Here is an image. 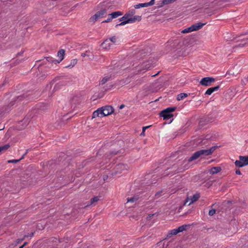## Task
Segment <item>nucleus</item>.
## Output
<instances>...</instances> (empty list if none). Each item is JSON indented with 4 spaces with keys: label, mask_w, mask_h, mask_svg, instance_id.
<instances>
[{
    "label": "nucleus",
    "mask_w": 248,
    "mask_h": 248,
    "mask_svg": "<svg viewBox=\"0 0 248 248\" xmlns=\"http://www.w3.org/2000/svg\"><path fill=\"white\" fill-rule=\"evenodd\" d=\"M217 146H214L208 149H202L194 153L188 159V161L190 162L196 160L201 156H205L211 155L217 148Z\"/></svg>",
    "instance_id": "nucleus-1"
},
{
    "label": "nucleus",
    "mask_w": 248,
    "mask_h": 248,
    "mask_svg": "<svg viewBox=\"0 0 248 248\" xmlns=\"http://www.w3.org/2000/svg\"><path fill=\"white\" fill-rule=\"evenodd\" d=\"M187 226L186 225H182L180 227H179L178 228H177V232H183L184 231H185L186 229Z\"/></svg>",
    "instance_id": "nucleus-27"
},
{
    "label": "nucleus",
    "mask_w": 248,
    "mask_h": 248,
    "mask_svg": "<svg viewBox=\"0 0 248 248\" xmlns=\"http://www.w3.org/2000/svg\"><path fill=\"white\" fill-rule=\"evenodd\" d=\"M28 151H29L28 149L26 150V152L23 155L22 157L20 158L21 160H22V159H23L24 158L25 156L27 154Z\"/></svg>",
    "instance_id": "nucleus-46"
},
{
    "label": "nucleus",
    "mask_w": 248,
    "mask_h": 248,
    "mask_svg": "<svg viewBox=\"0 0 248 248\" xmlns=\"http://www.w3.org/2000/svg\"><path fill=\"white\" fill-rule=\"evenodd\" d=\"M57 4V1L56 0H48L46 2V5L47 6H50L51 5L55 6Z\"/></svg>",
    "instance_id": "nucleus-24"
},
{
    "label": "nucleus",
    "mask_w": 248,
    "mask_h": 248,
    "mask_svg": "<svg viewBox=\"0 0 248 248\" xmlns=\"http://www.w3.org/2000/svg\"><path fill=\"white\" fill-rule=\"evenodd\" d=\"M23 247H24V245H22L19 248H23Z\"/></svg>",
    "instance_id": "nucleus-51"
},
{
    "label": "nucleus",
    "mask_w": 248,
    "mask_h": 248,
    "mask_svg": "<svg viewBox=\"0 0 248 248\" xmlns=\"http://www.w3.org/2000/svg\"><path fill=\"white\" fill-rule=\"evenodd\" d=\"M24 97V95L17 97L16 99H14V100L12 101L7 107L4 108V110L3 111V112H9L11 110V107L14 106L16 101L22 100Z\"/></svg>",
    "instance_id": "nucleus-6"
},
{
    "label": "nucleus",
    "mask_w": 248,
    "mask_h": 248,
    "mask_svg": "<svg viewBox=\"0 0 248 248\" xmlns=\"http://www.w3.org/2000/svg\"><path fill=\"white\" fill-rule=\"evenodd\" d=\"M112 45L108 39L102 43L101 46L104 49H108L111 47Z\"/></svg>",
    "instance_id": "nucleus-15"
},
{
    "label": "nucleus",
    "mask_w": 248,
    "mask_h": 248,
    "mask_svg": "<svg viewBox=\"0 0 248 248\" xmlns=\"http://www.w3.org/2000/svg\"><path fill=\"white\" fill-rule=\"evenodd\" d=\"M121 21L122 22L120 23L117 24L115 26V27H117L118 26H124V25H125L126 24H128L126 20H124V21Z\"/></svg>",
    "instance_id": "nucleus-34"
},
{
    "label": "nucleus",
    "mask_w": 248,
    "mask_h": 248,
    "mask_svg": "<svg viewBox=\"0 0 248 248\" xmlns=\"http://www.w3.org/2000/svg\"><path fill=\"white\" fill-rule=\"evenodd\" d=\"M188 96L187 93H181L177 95V99L178 101L183 100L184 98Z\"/></svg>",
    "instance_id": "nucleus-22"
},
{
    "label": "nucleus",
    "mask_w": 248,
    "mask_h": 248,
    "mask_svg": "<svg viewBox=\"0 0 248 248\" xmlns=\"http://www.w3.org/2000/svg\"><path fill=\"white\" fill-rule=\"evenodd\" d=\"M2 129H0V130H1Z\"/></svg>",
    "instance_id": "nucleus-56"
},
{
    "label": "nucleus",
    "mask_w": 248,
    "mask_h": 248,
    "mask_svg": "<svg viewBox=\"0 0 248 248\" xmlns=\"http://www.w3.org/2000/svg\"><path fill=\"white\" fill-rule=\"evenodd\" d=\"M112 18H111V16H109V17L108 18V19L106 20H104L102 22V23H108L109 22Z\"/></svg>",
    "instance_id": "nucleus-44"
},
{
    "label": "nucleus",
    "mask_w": 248,
    "mask_h": 248,
    "mask_svg": "<svg viewBox=\"0 0 248 248\" xmlns=\"http://www.w3.org/2000/svg\"><path fill=\"white\" fill-rule=\"evenodd\" d=\"M176 109V107H169L163 110L160 113V116L163 118L164 120H169L173 116L171 113Z\"/></svg>",
    "instance_id": "nucleus-3"
},
{
    "label": "nucleus",
    "mask_w": 248,
    "mask_h": 248,
    "mask_svg": "<svg viewBox=\"0 0 248 248\" xmlns=\"http://www.w3.org/2000/svg\"><path fill=\"white\" fill-rule=\"evenodd\" d=\"M78 4H77L75 6H74L73 8L76 7L77 5H78Z\"/></svg>",
    "instance_id": "nucleus-54"
},
{
    "label": "nucleus",
    "mask_w": 248,
    "mask_h": 248,
    "mask_svg": "<svg viewBox=\"0 0 248 248\" xmlns=\"http://www.w3.org/2000/svg\"><path fill=\"white\" fill-rule=\"evenodd\" d=\"M162 192V191H158V192H157L155 195V199H158L159 198L161 195V193Z\"/></svg>",
    "instance_id": "nucleus-40"
},
{
    "label": "nucleus",
    "mask_w": 248,
    "mask_h": 248,
    "mask_svg": "<svg viewBox=\"0 0 248 248\" xmlns=\"http://www.w3.org/2000/svg\"><path fill=\"white\" fill-rule=\"evenodd\" d=\"M103 111H104L105 116L110 115L114 111L113 108L110 106H105L102 107Z\"/></svg>",
    "instance_id": "nucleus-9"
},
{
    "label": "nucleus",
    "mask_w": 248,
    "mask_h": 248,
    "mask_svg": "<svg viewBox=\"0 0 248 248\" xmlns=\"http://www.w3.org/2000/svg\"><path fill=\"white\" fill-rule=\"evenodd\" d=\"M215 79L212 77H205L202 78L200 83L201 85L204 86H209L211 85V83L214 82Z\"/></svg>",
    "instance_id": "nucleus-7"
},
{
    "label": "nucleus",
    "mask_w": 248,
    "mask_h": 248,
    "mask_svg": "<svg viewBox=\"0 0 248 248\" xmlns=\"http://www.w3.org/2000/svg\"><path fill=\"white\" fill-rule=\"evenodd\" d=\"M206 120L204 118H201L199 122V124L201 126H203L205 124Z\"/></svg>",
    "instance_id": "nucleus-35"
},
{
    "label": "nucleus",
    "mask_w": 248,
    "mask_h": 248,
    "mask_svg": "<svg viewBox=\"0 0 248 248\" xmlns=\"http://www.w3.org/2000/svg\"><path fill=\"white\" fill-rule=\"evenodd\" d=\"M107 14V10L103 9L100 11L97 12L95 15L91 16L89 19V21L91 22L94 23L98 19L102 18Z\"/></svg>",
    "instance_id": "nucleus-4"
},
{
    "label": "nucleus",
    "mask_w": 248,
    "mask_h": 248,
    "mask_svg": "<svg viewBox=\"0 0 248 248\" xmlns=\"http://www.w3.org/2000/svg\"><path fill=\"white\" fill-rule=\"evenodd\" d=\"M150 68V66L146 67L145 69L147 70Z\"/></svg>",
    "instance_id": "nucleus-53"
},
{
    "label": "nucleus",
    "mask_w": 248,
    "mask_h": 248,
    "mask_svg": "<svg viewBox=\"0 0 248 248\" xmlns=\"http://www.w3.org/2000/svg\"><path fill=\"white\" fill-rule=\"evenodd\" d=\"M116 169L118 170H127V166L124 164H119L116 166Z\"/></svg>",
    "instance_id": "nucleus-20"
},
{
    "label": "nucleus",
    "mask_w": 248,
    "mask_h": 248,
    "mask_svg": "<svg viewBox=\"0 0 248 248\" xmlns=\"http://www.w3.org/2000/svg\"><path fill=\"white\" fill-rule=\"evenodd\" d=\"M206 24V22L201 23L198 22L195 24L192 25L189 27H188L181 31L182 33H186L193 31H198L202 28V27Z\"/></svg>",
    "instance_id": "nucleus-2"
},
{
    "label": "nucleus",
    "mask_w": 248,
    "mask_h": 248,
    "mask_svg": "<svg viewBox=\"0 0 248 248\" xmlns=\"http://www.w3.org/2000/svg\"><path fill=\"white\" fill-rule=\"evenodd\" d=\"M65 55V50L63 49H60L57 53V56L59 58V60H57L58 61V63H59L61 61H62Z\"/></svg>",
    "instance_id": "nucleus-13"
},
{
    "label": "nucleus",
    "mask_w": 248,
    "mask_h": 248,
    "mask_svg": "<svg viewBox=\"0 0 248 248\" xmlns=\"http://www.w3.org/2000/svg\"><path fill=\"white\" fill-rule=\"evenodd\" d=\"M177 233H178V232H177V229H173V230H171V231L169 232L168 236H169L170 237V236H171L172 235H176V234H177Z\"/></svg>",
    "instance_id": "nucleus-30"
},
{
    "label": "nucleus",
    "mask_w": 248,
    "mask_h": 248,
    "mask_svg": "<svg viewBox=\"0 0 248 248\" xmlns=\"http://www.w3.org/2000/svg\"><path fill=\"white\" fill-rule=\"evenodd\" d=\"M9 147H10V145L8 144H6L2 146H0V153L3 151H6L9 148Z\"/></svg>",
    "instance_id": "nucleus-32"
},
{
    "label": "nucleus",
    "mask_w": 248,
    "mask_h": 248,
    "mask_svg": "<svg viewBox=\"0 0 248 248\" xmlns=\"http://www.w3.org/2000/svg\"><path fill=\"white\" fill-rule=\"evenodd\" d=\"M104 111H103L102 107L98 108L97 110H95L93 114H92V119L100 117L102 118L105 116Z\"/></svg>",
    "instance_id": "nucleus-8"
},
{
    "label": "nucleus",
    "mask_w": 248,
    "mask_h": 248,
    "mask_svg": "<svg viewBox=\"0 0 248 248\" xmlns=\"http://www.w3.org/2000/svg\"><path fill=\"white\" fill-rule=\"evenodd\" d=\"M150 6V5L148 2H146L144 3H139L138 4L135 5L134 7L135 9H139L140 8L146 7Z\"/></svg>",
    "instance_id": "nucleus-19"
},
{
    "label": "nucleus",
    "mask_w": 248,
    "mask_h": 248,
    "mask_svg": "<svg viewBox=\"0 0 248 248\" xmlns=\"http://www.w3.org/2000/svg\"><path fill=\"white\" fill-rule=\"evenodd\" d=\"M122 15V13L120 11H117L112 13L110 14H109L108 16H111V18H115Z\"/></svg>",
    "instance_id": "nucleus-18"
},
{
    "label": "nucleus",
    "mask_w": 248,
    "mask_h": 248,
    "mask_svg": "<svg viewBox=\"0 0 248 248\" xmlns=\"http://www.w3.org/2000/svg\"><path fill=\"white\" fill-rule=\"evenodd\" d=\"M129 17V15L128 14V13H126L123 17L119 19V21H124L125 20H127V19L130 18Z\"/></svg>",
    "instance_id": "nucleus-33"
},
{
    "label": "nucleus",
    "mask_w": 248,
    "mask_h": 248,
    "mask_svg": "<svg viewBox=\"0 0 248 248\" xmlns=\"http://www.w3.org/2000/svg\"><path fill=\"white\" fill-rule=\"evenodd\" d=\"M221 170V168L220 167H212L210 170V173L212 174H216L220 172Z\"/></svg>",
    "instance_id": "nucleus-16"
},
{
    "label": "nucleus",
    "mask_w": 248,
    "mask_h": 248,
    "mask_svg": "<svg viewBox=\"0 0 248 248\" xmlns=\"http://www.w3.org/2000/svg\"><path fill=\"white\" fill-rule=\"evenodd\" d=\"M138 200V197L137 196H134L131 198H128L127 200L128 202H134L137 201Z\"/></svg>",
    "instance_id": "nucleus-29"
},
{
    "label": "nucleus",
    "mask_w": 248,
    "mask_h": 248,
    "mask_svg": "<svg viewBox=\"0 0 248 248\" xmlns=\"http://www.w3.org/2000/svg\"><path fill=\"white\" fill-rule=\"evenodd\" d=\"M153 215H154L153 214V215H152L151 216H150V217L151 216H153Z\"/></svg>",
    "instance_id": "nucleus-55"
},
{
    "label": "nucleus",
    "mask_w": 248,
    "mask_h": 248,
    "mask_svg": "<svg viewBox=\"0 0 248 248\" xmlns=\"http://www.w3.org/2000/svg\"><path fill=\"white\" fill-rule=\"evenodd\" d=\"M127 13L129 15V16H131L136 13V11L134 9H132L130 10Z\"/></svg>",
    "instance_id": "nucleus-38"
},
{
    "label": "nucleus",
    "mask_w": 248,
    "mask_h": 248,
    "mask_svg": "<svg viewBox=\"0 0 248 248\" xmlns=\"http://www.w3.org/2000/svg\"><path fill=\"white\" fill-rule=\"evenodd\" d=\"M33 235H34V233L33 232H31V233H28V234L25 235L24 236L23 238H24V239H25L26 238H28L29 237H31Z\"/></svg>",
    "instance_id": "nucleus-39"
},
{
    "label": "nucleus",
    "mask_w": 248,
    "mask_h": 248,
    "mask_svg": "<svg viewBox=\"0 0 248 248\" xmlns=\"http://www.w3.org/2000/svg\"><path fill=\"white\" fill-rule=\"evenodd\" d=\"M46 60L50 62V63H54V64H58V61H57V60L56 59H55L54 58H53L52 57H47L46 58Z\"/></svg>",
    "instance_id": "nucleus-23"
},
{
    "label": "nucleus",
    "mask_w": 248,
    "mask_h": 248,
    "mask_svg": "<svg viewBox=\"0 0 248 248\" xmlns=\"http://www.w3.org/2000/svg\"><path fill=\"white\" fill-rule=\"evenodd\" d=\"M110 78V76H107L104 77L101 80L100 83L102 85L105 84Z\"/></svg>",
    "instance_id": "nucleus-28"
},
{
    "label": "nucleus",
    "mask_w": 248,
    "mask_h": 248,
    "mask_svg": "<svg viewBox=\"0 0 248 248\" xmlns=\"http://www.w3.org/2000/svg\"><path fill=\"white\" fill-rule=\"evenodd\" d=\"M200 197V194L199 193H196L193 196H191L190 198H187L186 202H187L188 201H190L189 204H190L194 202L197 201Z\"/></svg>",
    "instance_id": "nucleus-10"
},
{
    "label": "nucleus",
    "mask_w": 248,
    "mask_h": 248,
    "mask_svg": "<svg viewBox=\"0 0 248 248\" xmlns=\"http://www.w3.org/2000/svg\"><path fill=\"white\" fill-rule=\"evenodd\" d=\"M108 40H109V42H112L113 44H115L116 42V38L115 36H113L112 37L109 38L108 39Z\"/></svg>",
    "instance_id": "nucleus-36"
},
{
    "label": "nucleus",
    "mask_w": 248,
    "mask_h": 248,
    "mask_svg": "<svg viewBox=\"0 0 248 248\" xmlns=\"http://www.w3.org/2000/svg\"><path fill=\"white\" fill-rule=\"evenodd\" d=\"M216 213V210L214 209H212L209 211V215L210 216H213Z\"/></svg>",
    "instance_id": "nucleus-37"
},
{
    "label": "nucleus",
    "mask_w": 248,
    "mask_h": 248,
    "mask_svg": "<svg viewBox=\"0 0 248 248\" xmlns=\"http://www.w3.org/2000/svg\"><path fill=\"white\" fill-rule=\"evenodd\" d=\"M28 244L27 242H25L23 245H24V247Z\"/></svg>",
    "instance_id": "nucleus-50"
},
{
    "label": "nucleus",
    "mask_w": 248,
    "mask_h": 248,
    "mask_svg": "<svg viewBox=\"0 0 248 248\" xmlns=\"http://www.w3.org/2000/svg\"><path fill=\"white\" fill-rule=\"evenodd\" d=\"M117 153L116 152H115V153H111V154H113V155H116Z\"/></svg>",
    "instance_id": "nucleus-52"
},
{
    "label": "nucleus",
    "mask_w": 248,
    "mask_h": 248,
    "mask_svg": "<svg viewBox=\"0 0 248 248\" xmlns=\"http://www.w3.org/2000/svg\"><path fill=\"white\" fill-rule=\"evenodd\" d=\"M77 59H73L71 61L70 63L68 65L65 66V67L71 68L73 67L77 64Z\"/></svg>",
    "instance_id": "nucleus-25"
},
{
    "label": "nucleus",
    "mask_w": 248,
    "mask_h": 248,
    "mask_svg": "<svg viewBox=\"0 0 248 248\" xmlns=\"http://www.w3.org/2000/svg\"><path fill=\"white\" fill-rule=\"evenodd\" d=\"M173 0H163L162 1V4L160 6H162L164 5L169 4L170 3H173Z\"/></svg>",
    "instance_id": "nucleus-31"
},
{
    "label": "nucleus",
    "mask_w": 248,
    "mask_h": 248,
    "mask_svg": "<svg viewBox=\"0 0 248 248\" xmlns=\"http://www.w3.org/2000/svg\"><path fill=\"white\" fill-rule=\"evenodd\" d=\"M151 125L150 126H144L142 127V131L141 132V133L140 134L141 135H144V132L145 131V130L148 128V127H150Z\"/></svg>",
    "instance_id": "nucleus-41"
},
{
    "label": "nucleus",
    "mask_w": 248,
    "mask_h": 248,
    "mask_svg": "<svg viewBox=\"0 0 248 248\" xmlns=\"http://www.w3.org/2000/svg\"><path fill=\"white\" fill-rule=\"evenodd\" d=\"M20 160H21L20 158L19 159H13V160H9L8 162L9 163H16L18 162Z\"/></svg>",
    "instance_id": "nucleus-42"
},
{
    "label": "nucleus",
    "mask_w": 248,
    "mask_h": 248,
    "mask_svg": "<svg viewBox=\"0 0 248 248\" xmlns=\"http://www.w3.org/2000/svg\"><path fill=\"white\" fill-rule=\"evenodd\" d=\"M88 53V51H86L85 53H82L81 56L82 57H84L85 56L89 57V55Z\"/></svg>",
    "instance_id": "nucleus-45"
},
{
    "label": "nucleus",
    "mask_w": 248,
    "mask_h": 248,
    "mask_svg": "<svg viewBox=\"0 0 248 248\" xmlns=\"http://www.w3.org/2000/svg\"><path fill=\"white\" fill-rule=\"evenodd\" d=\"M30 119L29 117H25L23 120L19 123V124H22L23 128L26 127L29 123ZM21 128H22L21 127Z\"/></svg>",
    "instance_id": "nucleus-17"
},
{
    "label": "nucleus",
    "mask_w": 248,
    "mask_h": 248,
    "mask_svg": "<svg viewBox=\"0 0 248 248\" xmlns=\"http://www.w3.org/2000/svg\"><path fill=\"white\" fill-rule=\"evenodd\" d=\"M124 106H125L124 105L122 104V105L120 106L119 108L120 109H122V108H123L124 107Z\"/></svg>",
    "instance_id": "nucleus-49"
},
{
    "label": "nucleus",
    "mask_w": 248,
    "mask_h": 248,
    "mask_svg": "<svg viewBox=\"0 0 248 248\" xmlns=\"http://www.w3.org/2000/svg\"><path fill=\"white\" fill-rule=\"evenodd\" d=\"M235 173L236 174H238V175H241V171H240V170H237L235 171Z\"/></svg>",
    "instance_id": "nucleus-48"
},
{
    "label": "nucleus",
    "mask_w": 248,
    "mask_h": 248,
    "mask_svg": "<svg viewBox=\"0 0 248 248\" xmlns=\"http://www.w3.org/2000/svg\"><path fill=\"white\" fill-rule=\"evenodd\" d=\"M175 167H173L171 168V169H172L173 171H175V172H172V173H170V172H165V175H165V176H167V175H173V174H174V173H178V172H181V171H183L182 170H181V169H180V170H175Z\"/></svg>",
    "instance_id": "nucleus-26"
},
{
    "label": "nucleus",
    "mask_w": 248,
    "mask_h": 248,
    "mask_svg": "<svg viewBox=\"0 0 248 248\" xmlns=\"http://www.w3.org/2000/svg\"><path fill=\"white\" fill-rule=\"evenodd\" d=\"M155 0H151L150 2H148L150 6L154 5L155 3Z\"/></svg>",
    "instance_id": "nucleus-47"
},
{
    "label": "nucleus",
    "mask_w": 248,
    "mask_h": 248,
    "mask_svg": "<svg viewBox=\"0 0 248 248\" xmlns=\"http://www.w3.org/2000/svg\"><path fill=\"white\" fill-rule=\"evenodd\" d=\"M141 19V16H135L133 17H130L127 19V23H133L137 21H140Z\"/></svg>",
    "instance_id": "nucleus-12"
},
{
    "label": "nucleus",
    "mask_w": 248,
    "mask_h": 248,
    "mask_svg": "<svg viewBox=\"0 0 248 248\" xmlns=\"http://www.w3.org/2000/svg\"><path fill=\"white\" fill-rule=\"evenodd\" d=\"M48 243L49 246L55 247L58 246V243H60V241L57 238L51 237L49 239Z\"/></svg>",
    "instance_id": "nucleus-11"
},
{
    "label": "nucleus",
    "mask_w": 248,
    "mask_h": 248,
    "mask_svg": "<svg viewBox=\"0 0 248 248\" xmlns=\"http://www.w3.org/2000/svg\"><path fill=\"white\" fill-rule=\"evenodd\" d=\"M24 240V238H20V239H17L15 243H16V245H17L18 244L20 243V242H21L22 241H23V240Z\"/></svg>",
    "instance_id": "nucleus-43"
},
{
    "label": "nucleus",
    "mask_w": 248,
    "mask_h": 248,
    "mask_svg": "<svg viewBox=\"0 0 248 248\" xmlns=\"http://www.w3.org/2000/svg\"><path fill=\"white\" fill-rule=\"evenodd\" d=\"M220 88V85H217L216 87H211V88H208L205 94H207V95H211L213 92H216Z\"/></svg>",
    "instance_id": "nucleus-14"
},
{
    "label": "nucleus",
    "mask_w": 248,
    "mask_h": 248,
    "mask_svg": "<svg viewBox=\"0 0 248 248\" xmlns=\"http://www.w3.org/2000/svg\"><path fill=\"white\" fill-rule=\"evenodd\" d=\"M239 160L235 161V165L239 168H242L248 165V155L239 156Z\"/></svg>",
    "instance_id": "nucleus-5"
},
{
    "label": "nucleus",
    "mask_w": 248,
    "mask_h": 248,
    "mask_svg": "<svg viewBox=\"0 0 248 248\" xmlns=\"http://www.w3.org/2000/svg\"><path fill=\"white\" fill-rule=\"evenodd\" d=\"M99 200V197L96 196L91 199L90 204H87L86 206H88L90 205H94L95 202H97Z\"/></svg>",
    "instance_id": "nucleus-21"
}]
</instances>
